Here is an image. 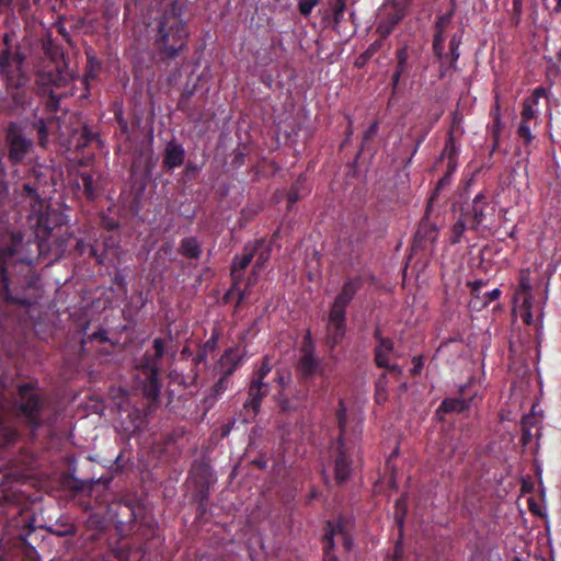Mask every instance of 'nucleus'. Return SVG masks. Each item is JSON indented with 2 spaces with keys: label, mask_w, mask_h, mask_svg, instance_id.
<instances>
[{
  "label": "nucleus",
  "mask_w": 561,
  "mask_h": 561,
  "mask_svg": "<svg viewBox=\"0 0 561 561\" xmlns=\"http://www.w3.org/2000/svg\"><path fill=\"white\" fill-rule=\"evenodd\" d=\"M37 205L32 206L28 216L30 225L34 229V240L23 241L21 234H12V247L0 250V279L5 291L9 289L8 267L12 264L24 263L32 265L36 255L30 250L35 247L37 255H51L58 259L66 249V240L59 238L55 231L56 227L61 230L60 215L48 208L44 201L36 202Z\"/></svg>",
  "instance_id": "obj_1"
},
{
  "label": "nucleus",
  "mask_w": 561,
  "mask_h": 561,
  "mask_svg": "<svg viewBox=\"0 0 561 561\" xmlns=\"http://www.w3.org/2000/svg\"><path fill=\"white\" fill-rule=\"evenodd\" d=\"M4 50L0 54V75L4 77L7 89L18 104L24 95L28 77L24 71V56L19 49L18 35L14 30L7 32L3 37Z\"/></svg>",
  "instance_id": "obj_2"
},
{
  "label": "nucleus",
  "mask_w": 561,
  "mask_h": 561,
  "mask_svg": "<svg viewBox=\"0 0 561 561\" xmlns=\"http://www.w3.org/2000/svg\"><path fill=\"white\" fill-rule=\"evenodd\" d=\"M336 417L340 426V437L333 449L335 455L334 472L336 480L343 482L351 474V467L345 455V444L351 440L352 437L357 438L362 433V419L355 414L348 415L342 402H340Z\"/></svg>",
  "instance_id": "obj_3"
},
{
  "label": "nucleus",
  "mask_w": 561,
  "mask_h": 561,
  "mask_svg": "<svg viewBox=\"0 0 561 561\" xmlns=\"http://www.w3.org/2000/svg\"><path fill=\"white\" fill-rule=\"evenodd\" d=\"M359 286L358 279L347 280L333 302L328 321V339L332 344H337L345 334V309L359 289Z\"/></svg>",
  "instance_id": "obj_4"
},
{
  "label": "nucleus",
  "mask_w": 561,
  "mask_h": 561,
  "mask_svg": "<svg viewBox=\"0 0 561 561\" xmlns=\"http://www.w3.org/2000/svg\"><path fill=\"white\" fill-rule=\"evenodd\" d=\"M187 35L184 21L179 14L171 12L160 21L157 43L168 57H174L184 48Z\"/></svg>",
  "instance_id": "obj_5"
},
{
  "label": "nucleus",
  "mask_w": 561,
  "mask_h": 561,
  "mask_svg": "<svg viewBox=\"0 0 561 561\" xmlns=\"http://www.w3.org/2000/svg\"><path fill=\"white\" fill-rule=\"evenodd\" d=\"M72 81V75L66 69L54 67L49 70L38 71L36 83L42 94H48L50 98V105L56 107L58 100L68 92L59 91L60 89L67 88Z\"/></svg>",
  "instance_id": "obj_6"
},
{
  "label": "nucleus",
  "mask_w": 561,
  "mask_h": 561,
  "mask_svg": "<svg viewBox=\"0 0 561 561\" xmlns=\"http://www.w3.org/2000/svg\"><path fill=\"white\" fill-rule=\"evenodd\" d=\"M515 308L514 311L522 318V320L531 325L535 323V319L533 316V307H534V297L531 293V280H530V270L525 268L519 273V284L516 289L515 297Z\"/></svg>",
  "instance_id": "obj_7"
},
{
  "label": "nucleus",
  "mask_w": 561,
  "mask_h": 561,
  "mask_svg": "<svg viewBox=\"0 0 561 561\" xmlns=\"http://www.w3.org/2000/svg\"><path fill=\"white\" fill-rule=\"evenodd\" d=\"M268 358L265 357L261 366L255 370L251 385L249 387V399L244 403V409L256 414L261 400L267 394L270 387L264 382V378L271 373Z\"/></svg>",
  "instance_id": "obj_8"
},
{
  "label": "nucleus",
  "mask_w": 561,
  "mask_h": 561,
  "mask_svg": "<svg viewBox=\"0 0 561 561\" xmlns=\"http://www.w3.org/2000/svg\"><path fill=\"white\" fill-rule=\"evenodd\" d=\"M325 547L323 561H337L336 557L332 552V549L342 545L344 550H351L353 546L352 536L348 533L347 526L344 522H337L336 524L329 523L324 535Z\"/></svg>",
  "instance_id": "obj_9"
},
{
  "label": "nucleus",
  "mask_w": 561,
  "mask_h": 561,
  "mask_svg": "<svg viewBox=\"0 0 561 561\" xmlns=\"http://www.w3.org/2000/svg\"><path fill=\"white\" fill-rule=\"evenodd\" d=\"M8 141L10 147V159L13 162H20L30 151L33 144L26 139L15 125H11L8 130Z\"/></svg>",
  "instance_id": "obj_10"
},
{
  "label": "nucleus",
  "mask_w": 561,
  "mask_h": 561,
  "mask_svg": "<svg viewBox=\"0 0 561 561\" xmlns=\"http://www.w3.org/2000/svg\"><path fill=\"white\" fill-rule=\"evenodd\" d=\"M496 205L488 203L482 194H478L472 201V217L476 226L489 227L495 215Z\"/></svg>",
  "instance_id": "obj_11"
},
{
  "label": "nucleus",
  "mask_w": 561,
  "mask_h": 561,
  "mask_svg": "<svg viewBox=\"0 0 561 561\" xmlns=\"http://www.w3.org/2000/svg\"><path fill=\"white\" fill-rule=\"evenodd\" d=\"M541 422L542 416L535 412V407L530 414H526L522 419V444L524 447L529 446L535 438L539 437Z\"/></svg>",
  "instance_id": "obj_12"
},
{
  "label": "nucleus",
  "mask_w": 561,
  "mask_h": 561,
  "mask_svg": "<svg viewBox=\"0 0 561 561\" xmlns=\"http://www.w3.org/2000/svg\"><path fill=\"white\" fill-rule=\"evenodd\" d=\"M20 410L33 421L37 411L39 400L36 391L28 385L20 386Z\"/></svg>",
  "instance_id": "obj_13"
},
{
  "label": "nucleus",
  "mask_w": 561,
  "mask_h": 561,
  "mask_svg": "<svg viewBox=\"0 0 561 561\" xmlns=\"http://www.w3.org/2000/svg\"><path fill=\"white\" fill-rule=\"evenodd\" d=\"M546 95L543 88H537L533 95L524 102L522 118L537 123V116L539 113L538 101Z\"/></svg>",
  "instance_id": "obj_14"
},
{
  "label": "nucleus",
  "mask_w": 561,
  "mask_h": 561,
  "mask_svg": "<svg viewBox=\"0 0 561 561\" xmlns=\"http://www.w3.org/2000/svg\"><path fill=\"white\" fill-rule=\"evenodd\" d=\"M184 148L176 142H169L165 147L163 163L169 169L180 167L184 162Z\"/></svg>",
  "instance_id": "obj_15"
},
{
  "label": "nucleus",
  "mask_w": 561,
  "mask_h": 561,
  "mask_svg": "<svg viewBox=\"0 0 561 561\" xmlns=\"http://www.w3.org/2000/svg\"><path fill=\"white\" fill-rule=\"evenodd\" d=\"M251 248L253 250V256H256L254 271L259 273L271 257V245L264 241H257L255 245Z\"/></svg>",
  "instance_id": "obj_16"
},
{
  "label": "nucleus",
  "mask_w": 561,
  "mask_h": 561,
  "mask_svg": "<svg viewBox=\"0 0 561 561\" xmlns=\"http://www.w3.org/2000/svg\"><path fill=\"white\" fill-rule=\"evenodd\" d=\"M392 350L393 344L390 340H380L376 347V363L379 367H390L389 355Z\"/></svg>",
  "instance_id": "obj_17"
},
{
  "label": "nucleus",
  "mask_w": 561,
  "mask_h": 561,
  "mask_svg": "<svg viewBox=\"0 0 561 561\" xmlns=\"http://www.w3.org/2000/svg\"><path fill=\"white\" fill-rule=\"evenodd\" d=\"M241 356L237 350H228L220 359V365L226 370V375H230L240 365Z\"/></svg>",
  "instance_id": "obj_18"
},
{
  "label": "nucleus",
  "mask_w": 561,
  "mask_h": 561,
  "mask_svg": "<svg viewBox=\"0 0 561 561\" xmlns=\"http://www.w3.org/2000/svg\"><path fill=\"white\" fill-rule=\"evenodd\" d=\"M449 23V16H440L438 19V21L436 22V34H435V37H434V43H433V47H434V51L435 54L442 58L443 56V43H444V35H443V32L445 30V27L447 26V24Z\"/></svg>",
  "instance_id": "obj_19"
},
{
  "label": "nucleus",
  "mask_w": 561,
  "mask_h": 561,
  "mask_svg": "<svg viewBox=\"0 0 561 561\" xmlns=\"http://www.w3.org/2000/svg\"><path fill=\"white\" fill-rule=\"evenodd\" d=\"M253 259V250L251 247H245L244 253L241 256L234 259L232 263V274L234 277H239L238 273L243 271Z\"/></svg>",
  "instance_id": "obj_20"
},
{
  "label": "nucleus",
  "mask_w": 561,
  "mask_h": 561,
  "mask_svg": "<svg viewBox=\"0 0 561 561\" xmlns=\"http://www.w3.org/2000/svg\"><path fill=\"white\" fill-rule=\"evenodd\" d=\"M537 126L536 122H530L527 119H520L519 126H518V136L524 140L526 145L530 144L533 140V134L531 130Z\"/></svg>",
  "instance_id": "obj_21"
},
{
  "label": "nucleus",
  "mask_w": 561,
  "mask_h": 561,
  "mask_svg": "<svg viewBox=\"0 0 561 561\" xmlns=\"http://www.w3.org/2000/svg\"><path fill=\"white\" fill-rule=\"evenodd\" d=\"M318 367V363L313 357L311 351H306L300 359V369L306 375L314 374Z\"/></svg>",
  "instance_id": "obj_22"
},
{
  "label": "nucleus",
  "mask_w": 561,
  "mask_h": 561,
  "mask_svg": "<svg viewBox=\"0 0 561 561\" xmlns=\"http://www.w3.org/2000/svg\"><path fill=\"white\" fill-rule=\"evenodd\" d=\"M468 408L462 399H446L442 402L440 409L446 412H460Z\"/></svg>",
  "instance_id": "obj_23"
},
{
  "label": "nucleus",
  "mask_w": 561,
  "mask_h": 561,
  "mask_svg": "<svg viewBox=\"0 0 561 561\" xmlns=\"http://www.w3.org/2000/svg\"><path fill=\"white\" fill-rule=\"evenodd\" d=\"M182 250L184 255L188 257H197L199 254V247L197 241L193 238H186L183 240Z\"/></svg>",
  "instance_id": "obj_24"
},
{
  "label": "nucleus",
  "mask_w": 561,
  "mask_h": 561,
  "mask_svg": "<svg viewBox=\"0 0 561 561\" xmlns=\"http://www.w3.org/2000/svg\"><path fill=\"white\" fill-rule=\"evenodd\" d=\"M329 5L333 12L335 22H339L344 14L346 5L345 0H329Z\"/></svg>",
  "instance_id": "obj_25"
},
{
  "label": "nucleus",
  "mask_w": 561,
  "mask_h": 561,
  "mask_svg": "<svg viewBox=\"0 0 561 561\" xmlns=\"http://www.w3.org/2000/svg\"><path fill=\"white\" fill-rule=\"evenodd\" d=\"M319 0H299V11L302 15L308 16Z\"/></svg>",
  "instance_id": "obj_26"
},
{
  "label": "nucleus",
  "mask_w": 561,
  "mask_h": 561,
  "mask_svg": "<svg viewBox=\"0 0 561 561\" xmlns=\"http://www.w3.org/2000/svg\"><path fill=\"white\" fill-rule=\"evenodd\" d=\"M37 131L39 138V145L45 147L47 144V128L43 119L37 122Z\"/></svg>",
  "instance_id": "obj_27"
},
{
  "label": "nucleus",
  "mask_w": 561,
  "mask_h": 561,
  "mask_svg": "<svg viewBox=\"0 0 561 561\" xmlns=\"http://www.w3.org/2000/svg\"><path fill=\"white\" fill-rule=\"evenodd\" d=\"M460 45V39L454 35L450 39V51L454 60H457L459 58V51L458 47Z\"/></svg>",
  "instance_id": "obj_28"
},
{
  "label": "nucleus",
  "mask_w": 561,
  "mask_h": 561,
  "mask_svg": "<svg viewBox=\"0 0 561 561\" xmlns=\"http://www.w3.org/2000/svg\"><path fill=\"white\" fill-rule=\"evenodd\" d=\"M394 8L398 10V14L393 23H397L402 18V9L408 4L410 0H392Z\"/></svg>",
  "instance_id": "obj_29"
},
{
  "label": "nucleus",
  "mask_w": 561,
  "mask_h": 561,
  "mask_svg": "<svg viewBox=\"0 0 561 561\" xmlns=\"http://www.w3.org/2000/svg\"><path fill=\"white\" fill-rule=\"evenodd\" d=\"M153 348L157 357H162L164 354V341L162 339H156L153 341Z\"/></svg>",
  "instance_id": "obj_30"
},
{
  "label": "nucleus",
  "mask_w": 561,
  "mask_h": 561,
  "mask_svg": "<svg viewBox=\"0 0 561 561\" xmlns=\"http://www.w3.org/2000/svg\"><path fill=\"white\" fill-rule=\"evenodd\" d=\"M445 152H448L450 157L457 153V148L451 137H449L448 141L445 145Z\"/></svg>",
  "instance_id": "obj_31"
},
{
  "label": "nucleus",
  "mask_w": 561,
  "mask_h": 561,
  "mask_svg": "<svg viewBox=\"0 0 561 561\" xmlns=\"http://www.w3.org/2000/svg\"><path fill=\"white\" fill-rule=\"evenodd\" d=\"M377 131H378V123H377V122H373V123L370 124V126L368 127V129L366 130L364 138H365V139H369V138H370V137H373Z\"/></svg>",
  "instance_id": "obj_32"
},
{
  "label": "nucleus",
  "mask_w": 561,
  "mask_h": 561,
  "mask_svg": "<svg viewBox=\"0 0 561 561\" xmlns=\"http://www.w3.org/2000/svg\"><path fill=\"white\" fill-rule=\"evenodd\" d=\"M398 68L399 69H403L404 68V65L407 62V53H405V49H400L399 53H398Z\"/></svg>",
  "instance_id": "obj_33"
},
{
  "label": "nucleus",
  "mask_w": 561,
  "mask_h": 561,
  "mask_svg": "<svg viewBox=\"0 0 561 561\" xmlns=\"http://www.w3.org/2000/svg\"><path fill=\"white\" fill-rule=\"evenodd\" d=\"M83 182H84L85 191L89 193V195H92V187H91L92 179L90 176H84Z\"/></svg>",
  "instance_id": "obj_34"
},
{
  "label": "nucleus",
  "mask_w": 561,
  "mask_h": 561,
  "mask_svg": "<svg viewBox=\"0 0 561 561\" xmlns=\"http://www.w3.org/2000/svg\"><path fill=\"white\" fill-rule=\"evenodd\" d=\"M500 294H501V291H500V289H497V288H495V289L491 290V291L489 293L490 299H491V300H495V299H497V298L500 297Z\"/></svg>",
  "instance_id": "obj_35"
},
{
  "label": "nucleus",
  "mask_w": 561,
  "mask_h": 561,
  "mask_svg": "<svg viewBox=\"0 0 561 561\" xmlns=\"http://www.w3.org/2000/svg\"><path fill=\"white\" fill-rule=\"evenodd\" d=\"M494 122H495V127L496 129L499 130L500 129V114H499V106H496L495 111H494Z\"/></svg>",
  "instance_id": "obj_36"
},
{
  "label": "nucleus",
  "mask_w": 561,
  "mask_h": 561,
  "mask_svg": "<svg viewBox=\"0 0 561 561\" xmlns=\"http://www.w3.org/2000/svg\"><path fill=\"white\" fill-rule=\"evenodd\" d=\"M402 71L403 69L398 68L397 71L393 73L392 80L394 84H398Z\"/></svg>",
  "instance_id": "obj_37"
},
{
  "label": "nucleus",
  "mask_w": 561,
  "mask_h": 561,
  "mask_svg": "<svg viewBox=\"0 0 561 561\" xmlns=\"http://www.w3.org/2000/svg\"><path fill=\"white\" fill-rule=\"evenodd\" d=\"M277 381H278V383H279L282 387H285V386L288 383L289 379H288V378H285L284 376H280V375H279V376L277 377Z\"/></svg>",
  "instance_id": "obj_38"
},
{
  "label": "nucleus",
  "mask_w": 561,
  "mask_h": 561,
  "mask_svg": "<svg viewBox=\"0 0 561 561\" xmlns=\"http://www.w3.org/2000/svg\"><path fill=\"white\" fill-rule=\"evenodd\" d=\"M25 191L30 194L32 197H36L35 191L27 184L24 185Z\"/></svg>",
  "instance_id": "obj_39"
},
{
  "label": "nucleus",
  "mask_w": 561,
  "mask_h": 561,
  "mask_svg": "<svg viewBox=\"0 0 561 561\" xmlns=\"http://www.w3.org/2000/svg\"><path fill=\"white\" fill-rule=\"evenodd\" d=\"M151 392H152V396H153V397H157V396H158V393H159V388H158V386H157L156 383H153V385H152V390H151Z\"/></svg>",
  "instance_id": "obj_40"
},
{
  "label": "nucleus",
  "mask_w": 561,
  "mask_h": 561,
  "mask_svg": "<svg viewBox=\"0 0 561 561\" xmlns=\"http://www.w3.org/2000/svg\"><path fill=\"white\" fill-rule=\"evenodd\" d=\"M280 407H282L283 410H289L290 409V407L285 401H280Z\"/></svg>",
  "instance_id": "obj_41"
},
{
  "label": "nucleus",
  "mask_w": 561,
  "mask_h": 561,
  "mask_svg": "<svg viewBox=\"0 0 561 561\" xmlns=\"http://www.w3.org/2000/svg\"><path fill=\"white\" fill-rule=\"evenodd\" d=\"M455 228H456L458 231H460V232H461V231L463 230V225H462L461 222H459V224H457V225L455 226Z\"/></svg>",
  "instance_id": "obj_42"
},
{
  "label": "nucleus",
  "mask_w": 561,
  "mask_h": 561,
  "mask_svg": "<svg viewBox=\"0 0 561 561\" xmlns=\"http://www.w3.org/2000/svg\"><path fill=\"white\" fill-rule=\"evenodd\" d=\"M11 0H0V5L9 4Z\"/></svg>",
  "instance_id": "obj_43"
},
{
  "label": "nucleus",
  "mask_w": 561,
  "mask_h": 561,
  "mask_svg": "<svg viewBox=\"0 0 561 561\" xmlns=\"http://www.w3.org/2000/svg\"><path fill=\"white\" fill-rule=\"evenodd\" d=\"M116 405H117V409H118V410H122V409H123V402H117V403H116Z\"/></svg>",
  "instance_id": "obj_44"
},
{
  "label": "nucleus",
  "mask_w": 561,
  "mask_h": 561,
  "mask_svg": "<svg viewBox=\"0 0 561 561\" xmlns=\"http://www.w3.org/2000/svg\"><path fill=\"white\" fill-rule=\"evenodd\" d=\"M377 399H378V400L383 399V398L381 397L380 392H379V389L377 390Z\"/></svg>",
  "instance_id": "obj_45"
},
{
  "label": "nucleus",
  "mask_w": 561,
  "mask_h": 561,
  "mask_svg": "<svg viewBox=\"0 0 561 561\" xmlns=\"http://www.w3.org/2000/svg\"><path fill=\"white\" fill-rule=\"evenodd\" d=\"M414 371H415V373H419V371H420V364H419V365H416V366L414 367Z\"/></svg>",
  "instance_id": "obj_46"
},
{
  "label": "nucleus",
  "mask_w": 561,
  "mask_h": 561,
  "mask_svg": "<svg viewBox=\"0 0 561 561\" xmlns=\"http://www.w3.org/2000/svg\"><path fill=\"white\" fill-rule=\"evenodd\" d=\"M542 314H543L542 309H540V310H539V316H538V317L541 319V318H542Z\"/></svg>",
  "instance_id": "obj_47"
},
{
  "label": "nucleus",
  "mask_w": 561,
  "mask_h": 561,
  "mask_svg": "<svg viewBox=\"0 0 561 561\" xmlns=\"http://www.w3.org/2000/svg\"><path fill=\"white\" fill-rule=\"evenodd\" d=\"M558 9H561V0H558Z\"/></svg>",
  "instance_id": "obj_48"
},
{
  "label": "nucleus",
  "mask_w": 561,
  "mask_h": 561,
  "mask_svg": "<svg viewBox=\"0 0 561 561\" xmlns=\"http://www.w3.org/2000/svg\"><path fill=\"white\" fill-rule=\"evenodd\" d=\"M224 381H225V379H224V378H221V379L219 380L218 385H220V386H221Z\"/></svg>",
  "instance_id": "obj_49"
}]
</instances>
